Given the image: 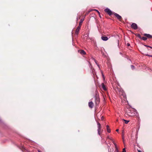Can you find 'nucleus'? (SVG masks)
Returning <instances> with one entry per match:
<instances>
[{
    "label": "nucleus",
    "mask_w": 152,
    "mask_h": 152,
    "mask_svg": "<svg viewBox=\"0 0 152 152\" xmlns=\"http://www.w3.org/2000/svg\"><path fill=\"white\" fill-rule=\"evenodd\" d=\"M81 26L79 25V26L77 27L76 30V33L77 34L79 33V31L80 28Z\"/></svg>",
    "instance_id": "7"
},
{
    "label": "nucleus",
    "mask_w": 152,
    "mask_h": 152,
    "mask_svg": "<svg viewBox=\"0 0 152 152\" xmlns=\"http://www.w3.org/2000/svg\"><path fill=\"white\" fill-rule=\"evenodd\" d=\"M125 121V123L126 124H127L129 121L125 120L124 119L123 120Z\"/></svg>",
    "instance_id": "15"
},
{
    "label": "nucleus",
    "mask_w": 152,
    "mask_h": 152,
    "mask_svg": "<svg viewBox=\"0 0 152 152\" xmlns=\"http://www.w3.org/2000/svg\"><path fill=\"white\" fill-rule=\"evenodd\" d=\"M97 12H98V13L99 14H100V12H99V11L98 10V11H97Z\"/></svg>",
    "instance_id": "29"
},
{
    "label": "nucleus",
    "mask_w": 152,
    "mask_h": 152,
    "mask_svg": "<svg viewBox=\"0 0 152 152\" xmlns=\"http://www.w3.org/2000/svg\"><path fill=\"white\" fill-rule=\"evenodd\" d=\"M99 87L100 88H102L104 90L106 91L107 90V89L104 83H102L101 85L99 86Z\"/></svg>",
    "instance_id": "4"
},
{
    "label": "nucleus",
    "mask_w": 152,
    "mask_h": 152,
    "mask_svg": "<svg viewBox=\"0 0 152 152\" xmlns=\"http://www.w3.org/2000/svg\"><path fill=\"white\" fill-rule=\"evenodd\" d=\"M38 152H41L40 150H38Z\"/></svg>",
    "instance_id": "31"
},
{
    "label": "nucleus",
    "mask_w": 152,
    "mask_h": 152,
    "mask_svg": "<svg viewBox=\"0 0 152 152\" xmlns=\"http://www.w3.org/2000/svg\"><path fill=\"white\" fill-rule=\"evenodd\" d=\"M122 152H126V151L125 148H124L123 149V150Z\"/></svg>",
    "instance_id": "19"
},
{
    "label": "nucleus",
    "mask_w": 152,
    "mask_h": 152,
    "mask_svg": "<svg viewBox=\"0 0 152 152\" xmlns=\"http://www.w3.org/2000/svg\"><path fill=\"white\" fill-rule=\"evenodd\" d=\"M97 12H98V13L99 14H100V12H99V11L98 10V11H97Z\"/></svg>",
    "instance_id": "30"
},
{
    "label": "nucleus",
    "mask_w": 152,
    "mask_h": 152,
    "mask_svg": "<svg viewBox=\"0 0 152 152\" xmlns=\"http://www.w3.org/2000/svg\"><path fill=\"white\" fill-rule=\"evenodd\" d=\"M145 46H146V47H149V46L147 45H145Z\"/></svg>",
    "instance_id": "27"
},
{
    "label": "nucleus",
    "mask_w": 152,
    "mask_h": 152,
    "mask_svg": "<svg viewBox=\"0 0 152 152\" xmlns=\"http://www.w3.org/2000/svg\"><path fill=\"white\" fill-rule=\"evenodd\" d=\"M123 141L124 143V137H123Z\"/></svg>",
    "instance_id": "26"
},
{
    "label": "nucleus",
    "mask_w": 152,
    "mask_h": 152,
    "mask_svg": "<svg viewBox=\"0 0 152 152\" xmlns=\"http://www.w3.org/2000/svg\"><path fill=\"white\" fill-rule=\"evenodd\" d=\"M105 12H107L109 15H111L112 14V12L111 11L109 8H107L104 10Z\"/></svg>",
    "instance_id": "1"
},
{
    "label": "nucleus",
    "mask_w": 152,
    "mask_h": 152,
    "mask_svg": "<svg viewBox=\"0 0 152 152\" xmlns=\"http://www.w3.org/2000/svg\"><path fill=\"white\" fill-rule=\"evenodd\" d=\"M94 103L92 102H89L88 103V106L89 107H90L91 108H92L94 106Z\"/></svg>",
    "instance_id": "5"
},
{
    "label": "nucleus",
    "mask_w": 152,
    "mask_h": 152,
    "mask_svg": "<svg viewBox=\"0 0 152 152\" xmlns=\"http://www.w3.org/2000/svg\"><path fill=\"white\" fill-rule=\"evenodd\" d=\"M127 45L128 46H129L130 45V44L129 43H127Z\"/></svg>",
    "instance_id": "25"
},
{
    "label": "nucleus",
    "mask_w": 152,
    "mask_h": 152,
    "mask_svg": "<svg viewBox=\"0 0 152 152\" xmlns=\"http://www.w3.org/2000/svg\"><path fill=\"white\" fill-rule=\"evenodd\" d=\"M97 125H98V134L100 135V131L101 130V125L99 123H97Z\"/></svg>",
    "instance_id": "2"
},
{
    "label": "nucleus",
    "mask_w": 152,
    "mask_h": 152,
    "mask_svg": "<svg viewBox=\"0 0 152 152\" xmlns=\"http://www.w3.org/2000/svg\"><path fill=\"white\" fill-rule=\"evenodd\" d=\"M93 59L94 61L95 62V63L97 65V66L99 68V69H100V66H99V65L98 64H97V62L96 60L94 58H93Z\"/></svg>",
    "instance_id": "13"
},
{
    "label": "nucleus",
    "mask_w": 152,
    "mask_h": 152,
    "mask_svg": "<svg viewBox=\"0 0 152 152\" xmlns=\"http://www.w3.org/2000/svg\"><path fill=\"white\" fill-rule=\"evenodd\" d=\"M107 138H108V139H110V140H112V138H110L109 136H108V137H107Z\"/></svg>",
    "instance_id": "20"
},
{
    "label": "nucleus",
    "mask_w": 152,
    "mask_h": 152,
    "mask_svg": "<svg viewBox=\"0 0 152 152\" xmlns=\"http://www.w3.org/2000/svg\"><path fill=\"white\" fill-rule=\"evenodd\" d=\"M129 115H130V116L133 115L132 114H129Z\"/></svg>",
    "instance_id": "32"
},
{
    "label": "nucleus",
    "mask_w": 152,
    "mask_h": 152,
    "mask_svg": "<svg viewBox=\"0 0 152 152\" xmlns=\"http://www.w3.org/2000/svg\"><path fill=\"white\" fill-rule=\"evenodd\" d=\"M102 118V119H103V118H102H102Z\"/></svg>",
    "instance_id": "36"
},
{
    "label": "nucleus",
    "mask_w": 152,
    "mask_h": 152,
    "mask_svg": "<svg viewBox=\"0 0 152 152\" xmlns=\"http://www.w3.org/2000/svg\"><path fill=\"white\" fill-rule=\"evenodd\" d=\"M102 39L104 41L107 40L108 39V38L107 37L102 36L101 37Z\"/></svg>",
    "instance_id": "8"
},
{
    "label": "nucleus",
    "mask_w": 152,
    "mask_h": 152,
    "mask_svg": "<svg viewBox=\"0 0 152 152\" xmlns=\"http://www.w3.org/2000/svg\"><path fill=\"white\" fill-rule=\"evenodd\" d=\"M102 118V119H103V118H102H102Z\"/></svg>",
    "instance_id": "37"
},
{
    "label": "nucleus",
    "mask_w": 152,
    "mask_h": 152,
    "mask_svg": "<svg viewBox=\"0 0 152 152\" xmlns=\"http://www.w3.org/2000/svg\"><path fill=\"white\" fill-rule=\"evenodd\" d=\"M114 145L116 148V150L117 151V152H118V150L117 148L116 145L115 143H114Z\"/></svg>",
    "instance_id": "17"
},
{
    "label": "nucleus",
    "mask_w": 152,
    "mask_h": 152,
    "mask_svg": "<svg viewBox=\"0 0 152 152\" xmlns=\"http://www.w3.org/2000/svg\"><path fill=\"white\" fill-rule=\"evenodd\" d=\"M99 98L96 97L95 98L96 103V104H98L99 103Z\"/></svg>",
    "instance_id": "10"
},
{
    "label": "nucleus",
    "mask_w": 152,
    "mask_h": 152,
    "mask_svg": "<svg viewBox=\"0 0 152 152\" xmlns=\"http://www.w3.org/2000/svg\"><path fill=\"white\" fill-rule=\"evenodd\" d=\"M144 35L149 38H151L152 37V35L148 34H144Z\"/></svg>",
    "instance_id": "9"
},
{
    "label": "nucleus",
    "mask_w": 152,
    "mask_h": 152,
    "mask_svg": "<svg viewBox=\"0 0 152 152\" xmlns=\"http://www.w3.org/2000/svg\"><path fill=\"white\" fill-rule=\"evenodd\" d=\"M131 27L134 29H136L137 28V24L134 23L132 24Z\"/></svg>",
    "instance_id": "3"
},
{
    "label": "nucleus",
    "mask_w": 152,
    "mask_h": 152,
    "mask_svg": "<svg viewBox=\"0 0 152 152\" xmlns=\"http://www.w3.org/2000/svg\"><path fill=\"white\" fill-rule=\"evenodd\" d=\"M102 76H103L104 77V75H103L102 74Z\"/></svg>",
    "instance_id": "34"
},
{
    "label": "nucleus",
    "mask_w": 152,
    "mask_h": 152,
    "mask_svg": "<svg viewBox=\"0 0 152 152\" xmlns=\"http://www.w3.org/2000/svg\"><path fill=\"white\" fill-rule=\"evenodd\" d=\"M102 118V119H103V118H102H102Z\"/></svg>",
    "instance_id": "35"
},
{
    "label": "nucleus",
    "mask_w": 152,
    "mask_h": 152,
    "mask_svg": "<svg viewBox=\"0 0 152 152\" xmlns=\"http://www.w3.org/2000/svg\"><path fill=\"white\" fill-rule=\"evenodd\" d=\"M142 39L143 40L145 41L147 40V38L146 37H143L142 38Z\"/></svg>",
    "instance_id": "16"
},
{
    "label": "nucleus",
    "mask_w": 152,
    "mask_h": 152,
    "mask_svg": "<svg viewBox=\"0 0 152 152\" xmlns=\"http://www.w3.org/2000/svg\"><path fill=\"white\" fill-rule=\"evenodd\" d=\"M131 68L132 69H134V66L133 65H131Z\"/></svg>",
    "instance_id": "18"
},
{
    "label": "nucleus",
    "mask_w": 152,
    "mask_h": 152,
    "mask_svg": "<svg viewBox=\"0 0 152 152\" xmlns=\"http://www.w3.org/2000/svg\"><path fill=\"white\" fill-rule=\"evenodd\" d=\"M138 152H142L140 150H137Z\"/></svg>",
    "instance_id": "24"
},
{
    "label": "nucleus",
    "mask_w": 152,
    "mask_h": 152,
    "mask_svg": "<svg viewBox=\"0 0 152 152\" xmlns=\"http://www.w3.org/2000/svg\"><path fill=\"white\" fill-rule=\"evenodd\" d=\"M149 48H152V47H151V46H149Z\"/></svg>",
    "instance_id": "33"
},
{
    "label": "nucleus",
    "mask_w": 152,
    "mask_h": 152,
    "mask_svg": "<svg viewBox=\"0 0 152 152\" xmlns=\"http://www.w3.org/2000/svg\"><path fill=\"white\" fill-rule=\"evenodd\" d=\"M94 10V11H98V10H96V9H94V10Z\"/></svg>",
    "instance_id": "22"
},
{
    "label": "nucleus",
    "mask_w": 152,
    "mask_h": 152,
    "mask_svg": "<svg viewBox=\"0 0 152 152\" xmlns=\"http://www.w3.org/2000/svg\"><path fill=\"white\" fill-rule=\"evenodd\" d=\"M107 131L108 132L110 133L111 132L110 129L109 128V126L108 125L106 126Z\"/></svg>",
    "instance_id": "11"
},
{
    "label": "nucleus",
    "mask_w": 152,
    "mask_h": 152,
    "mask_svg": "<svg viewBox=\"0 0 152 152\" xmlns=\"http://www.w3.org/2000/svg\"><path fill=\"white\" fill-rule=\"evenodd\" d=\"M114 15L118 19L120 20L121 19V16L117 13H114Z\"/></svg>",
    "instance_id": "6"
},
{
    "label": "nucleus",
    "mask_w": 152,
    "mask_h": 152,
    "mask_svg": "<svg viewBox=\"0 0 152 152\" xmlns=\"http://www.w3.org/2000/svg\"><path fill=\"white\" fill-rule=\"evenodd\" d=\"M80 53L82 55H85L86 54V52L83 50L80 51Z\"/></svg>",
    "instance_id": "12"
},
{
    "label": "nucleus",
    "mask_w": 152,
    "mask_h": 152,
    "mask_svg": "<svg viewBox=\"0 0 152 152\" xmlns=\"http://www.w3.org/2000/svg\"><path fill=\"white\" fill-rule=\"evenodd\" d=\"M146 56H150V57H152V55H146Z\"/></svg>",
    "instance_id": "21"
},
{
    "label": "nucleus",
    "mask_w": 152,
    "mask_h": 152,
    "mask_svg": "<svg viewBox=\"0 0 152 152\" xmlns=\"http://www.w3.org/2000/svg\"><path fill=\"white\" fill-rule=\"evenodd\" d=\"M92 10H89V11H88V12L87 13V14H88L89 12H90L91 11H92Z\"/></svg>",
    "instance_id": "23"
},
{
    "label": "nucleus",
    "mask_w": 152,
    "mask_h": 152,
    "mask_svg": "<svg viewBox=\"0 0 152 152\" xmlns=\"http://www.w3.org/2000/svg\"><path fill=\"white\" fill-rule=\"evenodd\" d=\"M83 20H84V19H82L80 20V22L79 23V25L80 26L81 25V23L83 22Z\"/></svg>",
    "instance_id": "14"
},
{
    "label": "nucleus",
    "mask_w": 152,
    "mask_h": 152,
    "mask_svg": "<svg viewBox=\"0 0 152 152\" xmlns=\"http://www.w3.org/2000/svg\"><path fill=\"white\" fill-rule=\"evenodd\" d=\"M116 131L118 132L119 131V129H117Z\"/></svg>",
    "instance_id": "28"
}]
</instances>
